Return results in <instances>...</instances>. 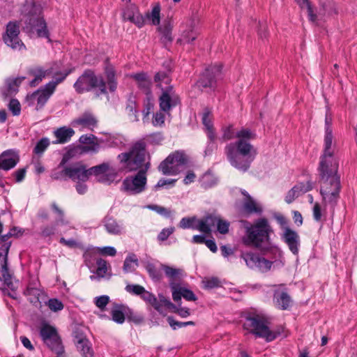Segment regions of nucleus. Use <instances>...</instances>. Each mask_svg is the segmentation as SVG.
Instances as JSON below:
<instances>
[{"label": "nucleus", "mask_w": 357, "mask_h": 357, "mask_svg": "<svg viewBox=\"0 0 357 357\" xmlns=\"http://www.w3.org/2000/svg\"><path fill=\"white\" fill-rule=\"evenodd\" d=\"M146 176L138 172L134 176L126 177L122 183V190L129 195H137L146 188Z\"/></svg>", "instance_id": "nucleus-14"}, {"label": "nucleus", "mask_w": 357, "mask_h": 357, "mask_svg": "<svg viewBox=\"0 0 357 357\" xmlns=\"http://www.w3.org/2000/svg\"><path fill=\"white\" fill-rule=\"evenodd\" d=\"M243 207V211L248 214L262 213V208L257 205L255 201L249 194H247V197L245 198Z\"/></svg>", "instance_id": "nucleus-34"}, {"label": "nucleus", "mask_w": 357, "mask_h": 357, "mask_svg": "<svg viewBox=\"0 0 357 357\" xmlns=\"http://www.w3.org/2000/svg\"><path fill=\"white\" fill-rule=\"evenodd\" d=\"M145 268L153 281L158 282L162 279V272L154 264L148 262L145 266Z\"/></svg>", "instance_id": "nucleus-45"}, {"label": "nucleus", "mask_w": 357, "mask_h": 357, "mask_svg": "<svg viewBox=\"0 0 357 357\" xmlns=\"http://www.w3.org/2000/svg\"><path fill=\"white\" fill-rule=\"evenodd\" d=\"M338 160H320L318 167L320 194L326 204L335 208L340 198V176L338 174Z\"/></svg>", "instance_id": "nucleus-3"}, {"label": "nucleus", "mask_w": 357, "mask_h": 357, "mask_svg": "<svg viewBox=\"0 0 357 357\" xmlns=\"http://www.w3.org/2000/svg\"><path fill=\"white\" fill-rule=\"evenodd\" d=\"M144 108L142 110L143 114L145 117L148 116L151 112L153 109L154 104L153 102V96H146L144 101Z\"/></svg>", "instance_id": "nucleus-62"}, {"label": "nucleus", "mask_w": 357, "mask_h": 357, "mask_svg": "<svg viewBox=\"0 0 357 357\" xmlns=\"http://www.w3.org/2000/svg\"><path fill=\"white\" fill-rule=\"evenodd\" d=\"M96 140H97V137L92 134H91L89 135H83L80 136V137L79 139V142L81 144H88V145H84L85 146H89V147L93 146L95 149L89 150V151H93V152H97L100 148V145L96 142Z\"/></svg>", "instance_id": "nucleus-41"}, {"label": "nucleus", "mask_w": 357, "mask_h": 357, "mask_svg": "<svg viewBox=\"0 0 357 357\" xmlns=\"http://www.w3.org/2000/svg\"><path fill=\"white\" fill-rule=\"evenodd\" d=\"M146 142L140 139L132 144L129 151L120 153L118 159L121 163L126 164L129 172H135L142 167L146 160Z\"/></svg>", "instance_id": "nucleus-7"}, {"label": "nucleus", "mask_w": 357, "mask_h": 357, "mask_svg": "<svg viewBox=\"0 0 357 357\" xmlns=\"http://www.w3.org/2000/svg\"><path fill=\"white\" fill-rule=\"evenodd\" d=\"M161 268L165 271L167 277L169 278L172 280H175L176 278L182 275L183 270L171 267L168 265L160 264Z\"/></svg>", "instance_id": "nucleus-47"}, {"label": "nucleus", "mask_w": 357, "mask_h": 357, "mask_svg": "<svg viewBox=\"0 0 357 357\" xmlns=\"http://www.w3.org/2000/svg\"><path fill=\"white\" fill-rule=\"evenodd\" d=\"M50 71L44 70L43 68L40 67L29 69L28 74L34 76V78L30 81L29 86L31 87L36 86L47 75L50 74Z\"/></svg>", "instance_id": "nucleus-31"}, {"label": "nucleus", "mask_w": 357, "mask_h": 357, "mask_svg": "<svg viewBox=\"0 0 357 357\" xmlns=\"http://www.w3.org/2000/svg\"><path fill=\"white\" fill-rule=\"evenodd\" d=\"M178 227L182 229H193L199 230V220L196 216L183 218L179 224Z\"/></svg>", "instance_id": "nucleus-43"}, {"label": "nucleus", "mask_w": 357, "mask_h": 357, "mask_svg": "<svg viewBox=\"0 0 357 357\" xmlns=\"http://www.w3.org/2000/svg\"><path fill=\"white\" fill-rule=\"evenodd\" d=\"M20 161L18 151L8 149L0 154V170L8 171L14 168Z\"/></svg>", "instance_id": "nucleus-18"}, {"label": "nucleus", "mask_w": 357, "mask_h": 357, "mask_svg": "<svg viewBox=\"0 0 357 357\" xmlns=\"http://www.w3.org/2000/svg\"><path fill=\"white\" fill-rule=\"evenodd\" d=\"M189 163V158L183 150H178L170 153L159 166L158 170L164 175H176L180 172V167H185Z\"/></svg>", "instance_id": "nucleus-9"}, {"label": "nucleus", "mask_w": 357, "mask_h": 357, "mask_svg": "<svg viewBox=\"0 0 357 357\" xmlns=\"http://www.w3.org/2000/svg\"><path fill=\"white\" fill-rule=\"evenodd\" d=\"M260 256V253L257 254L252 252H242L241 254V257L243 259L246 265L250 268H255L257 267Z\"/></svg>", "instance_id": "nucleus-39"}, {"label": "nucleus", "mask_w": 357, "mask_h": 357, "mask_svg": "<svg viewBox=\"0 0 357 357\" xmlns=\"http://www.w3.org/2000/svg\"><path fill=\"white\" fill-rule=\"evenodd\" d=\"M82 250L84 251L83 259L85 265L89 268H91L100 258L98 257L100 253L98 248L88 247L87 248H84V250Z\"/></svg>", "instance_id": "nucleus-28"}, {"label": "nucleus", "mask_w": 357, "mask_h": 357, "mask_svg": "<svg viewBox=\"0 0 357 357\" xmlns=\"http://www.w3.org/2000/svg\"><path fill=\"white\" fill-rule=\"evenodd\" d=\"M75 70V67L65 70L63 72H56L54 75V80L52 82L56 86L63 82L66 78Z\"/></svg>", "instance_id": "nucleus-53"}, {"label": "nucleus", "mask_w": 357, "mask_h": 357, "mask_svg": "<svg viewBox=\"0 0 357 357\" xmlns=\"http://www.w3.org/2000/svg\"><path fill=\"white\" fill-rule=\"evenodd\" d=\"M107 65L104 73L107 81L100 74L96 75L94 70L88 68L83 71L73 84V88L77 94L96 91V95L107 94V84L111 93L114 92L117 88L116 71L112 65L106 60Z\"/></svg>", "instance_id": "nucleus-2"}, {"label": "nucleus", "mask_w": 357, "mask_h": 357, "mask_svg": "<svg viewBox=\"0 0 357 357\" xmlns=\"http://www.w3.org/2000/svg\"><path fill=\"white\" fill-rule=\"evenodd\" d=\"M76 347L82 357H93L94 355L92 344L86 336H75Z\"/></svg>", "instance_id": "nucleus-25"}, {"label": "nucleus", "mask_w": 357, "mask_h": 357, "mask_svg": "<svg viewBox=\"0 0 357 357\" xmlns=\"http://www.w3.org/2000/svg\"><path fill=\"white\" fill-rule=\"evenodd\" d=\"M75 123L84 127L91 128L96 126L98 121L91 113L84 112L80 117L75 120Z\"/></svg>", "instance_id": "nucleus-35"}, {"label": "nucleus", "mask_w": 357, "mask_h": 357, "mask_svg": "<svg viewBox=\"0 0 357 357\" xmlns=\"http://www.w3.org/2000/svg\"><path fill=\"white\" fill-rule=\"evenodd\" d=\"M267 23L265 21L261 22L259 21L257 24V34L259 38L264 40L265 39H267L268 37V32L267 30Z\"/></svg>", "instance_id": "nucleus-58"}, {"label": "nucleus", "mask_w": 357, "mask_h": 357, "mask_svg": "<svg viewBox=\"0 0 357 357\" xmlns=\"http://www.w3.org/2000/svg\"><path fill=\"white\" fill-rule=\"evenodd\" d=\"M160 6L159 3L155 4L151 13L147 12L144 17L139 12V10L137 12V14H135V16L133 17V20H131L130 22L133 23L138 28H142L144 26L146 18L147 20H151V24L155 26H158L160 23Z\"/></svg>", "instance_id": "nucleus-16"}, {"label": "nucleus", "mask_w": 357, "mask_h": 357, "mask_svg": "<svg viewBox=\"0 0 357 357\" xmlns=\"http://www.w3.org/2000/svg\"><path fill=\"white\" fill-rule=\"evenodd\" d=\"M66 152L63 154L62 159L60 162V166H64L72 158L82 155L85 153L89 152V150H94L95 149L91 146H85L82 144L70 145L66 147Z\"/></svg>", "instance_id": "nucleus-21"}, {"label": "nucleus", "mask_w": 357, "mask_h": 357, "mask_svg": "<svg viewBox=\"0 0 357 357\" xmlns=\"http://www.w3.org/2000/svg\"><path fill=\"white\" fill-rule=\"evenodd\" d=\"M7 89L2 92L1 95L3 99H7L13 92L18 91V87L20 82L15 79H8L6 81Z\"/></svg>", "instance_id": "nucleus-42"}, {"label": "nucleus", "mask_w": 357, "mask_h": 357, "mask_svg": "<svg viewBox=\"0 0 357 357\" xmlns=\"http://www.w3.org/2000/svg\"><path fill=\"white\" fill-rule=\"evenodd\" d=\"M49 308L53 312H57L63 309V303L58 298H50L47 302Z\"/></svg>", "instance_id": "nucleus-63"}, {"label": "nucleus", "mask_w": 357, "mask_h": 357, "mask_svg": "<svg viewBox=\"0 0 357 357\" xmlns=\"http://www.w3.org/2000/svg\"><path fill=\"white\" fill-rule=\"evenodd\" d=\"M205 289H211L221 286V282L218 278L211 277L203 281Z\"/></svg>", "instance_id": "nucleus-61"}, {"label": "nucleus", "mask_w": 357, "mask_h": 357, "mask_svg": "<svg viewBox=\"0 0 357 357\" xmlns=\"http://www.w3.org/2000/svg\"><path fill=\"white\" fill-rule=\"evenodd\" d=\"M162 94L159 98V105L161 111L167 112L173 107L181 105V98L174 91L172 85H169L165 89L162 88Z\"/></svg>", "instance_id": "nucleus-15"}, {"label": "nucleus", "mask_w": 357, "mask_h": 357, "mask_svg": "<svg viewBox=\"0 0 357 357\" xmlns=\"http://www.w3.org/2000/svg\"><path fill=\"white\" fill-rule=\"evenodd\" d=\"M73 335H88L91 333L89 328L83 324L73 323L72 325Z\"/></svg>", "instance_id": "nucleus-55"}, {"label": "nucleus", "mask_w": 357, "mask_h": 357, "mask_svg": "<svg viewBox=\"0 0 357 357\" xmlns=\"http://www.w3.org/2000/svg\"><path fill=\"white\" fill-rule=\"evenodd\" d=\"M256 134L249 128H242L236 132L238 139L226 145L225 152L231 166L246 172L254 161L257 149L249 141L256 138Z\"/></svg>", "instance_id": "nucleus-1"}, {"label": "nucleus", "mask_w": 357, "mask_h": 357, "mask_svg": "<svg viewBox=\"0 0 357 357\" xmlns=\"http://www.w3.org/2000/svg\"><path fill=\"white\" fill-rule=\"evenodd\" d=\"M75 131L73 128L63 126L54 131L56 139L52 142L54 144H65L70 141L74 135Z\"/></svg>", "instance_id": "nucleus-26"}, {"label": "nucleus", "mask_w": 357, "mask_h": 357, "mask_svg": "<svg viewBox=\"0 0 357 357\" xmlns=\"http://www.w3.org/2000/svg\"><path fill=\"white\" fill-rule=\"evenodd\" d=\"M126 110L128 111L130 116L134 115L135 117H137L138 110L137 109V103L134 96H132V93L130 94V96L128 99Z\"/></svg>", "instance_id": "nucleus-57"}, {"label": "nucleus", "mask_w": 357, "mask_h": 357, "mask_svg": "<svg viewBox=\"0 0 357 357\" xmlns=\"http://www.w3.org/2000/svg\"><path fill=\"white\" fill-rule=\"evenodd\" d=\"M59 242L61 244H63L66 246H68V248H78L81 250H84V245L82 243L77 242L73 238L66 240L65 238L61 237L59 240Z\"/></svg>", "instance_id": "nucleus-60"}, {"label": "nucleus", "mask_w": 357, "mask_h": 357, "mask_svg": "<svg viewBox=\"0 0 357 357\" xmlns=\"http://www.w3.org/2000/svg\"><path fill=\"white\" fill-rule=\"evenodd\" d=\"M245 234L242 243L246 247L258 250L261 255H266L273 250L271 243V233L273 231L266 218H258L253 224L245 220Z\"/></svg>", "instance_id": "nucleus-4"}, {"label": "nucleus", "mask_w": 357, "mask_h": 357, "mask_svg": "<svg viewBox=\"0 0 357 357\" xmlns=\"http://www.w3.org/2000/svg\"><path fill=\"white\" fill-rule=\"evenodd\" d=\"M221 130L222 132V135L220 137V139L223 142L229 141L236 137V132H234V126L232 124H229L227 126H223Z\"/></svg>", "instance_id": "nucleus-50"}, {"label": "nucleus", "mask_w": 357, "mask_h": 357, "mask_svg": "<svg viewBox=\"0 0 357 357\" xmlns=\"http://www.w3.org/2000/svg\"><path fill=\"white\" fill-rule=\"evenodd\" d=\"M127 307L123 304H115L111 311L112 319L117 324H123L126 319Z\"/></svg>", "instance_id": "nucleus-32"}, {"label": "nucleus", "mask_w": 357, "mask_h": 357, "mask_svg": "<svg viewBox=\"0 0 357 357\" xmlns=\"http://www.w3.org/2000/svg\"><path fill=\"white\" fill-rule=\"evenodd\" d=\"M103 222L104 226L109 234L113 235H119L121 234V226L112 217L106 216Z\"/></svg>", "instance_id": "nucleus-33"}, {"label": "nucleus", "mask_w": 357, "mask_h": 357, "mask_svg": "<svg viewBox=\"0 0 357 357\" xmlns=\"http://www.w3.org/2000/svg\"><path fill=\"white\" fill-rule=\"evenodd\" d=\"M59 225H56V222L51 225H46L40 229V236L43 238L50 237L55 234L56 231V227Z\"/></svg>", "instance_id": "nucleus-56"}, {"label": "nucleus", "mask_w": 357, "mask_h": 357, "mask_svg": "<svg viewBox=\"0 0 357 357\" xmlns=\"http://www.w3.org/2000/svg\"><path fill=\"white\" fill-rule=\"evenodd\" d=\"M89 174V176L93 175L98 177V182L107 184L113 183L118 176L116 170L111 167L109 162H102L90 167Z\"/></svg>", "instance_id": "nucleus-12"}, {"label": "nucleus", "mask_w": 357, "mask_h": 357, "mask_svg": "<svg viewBox=\"0 0 357 357\" xmlns=\"http://www.w3.org/2000/svg\"><path fill=\"white\" fill-rule=\"evenodd\" d=\"M98 266L96 273L100 278H103L107 271V262L102 259L99 258L96 263Z\"/></svg>", "instance_id": "nucleus-59"}, {"label": "nucleus", "mask_w": 357, "mask_h": 357, "mask_svg": "<svg viewBox=\"0 0 357 357\" xmlns=\"http://www.w3.org/2000/svg\"><path fill=\"white\" fill-rule=\"evenodd\" d=\"M328 111L329 107H327V112L325 116L324 149L323 154L320 157V160H338L334 155V151L331 150L333 135L331 128L332 117Z\"/></svg>", "instance_id": "nucleus-13"}, {"label": "nucleus", "mask_w": 357, "mask_h": 357, "mask_svg": "<svg viewBox=\"0 0 357 357\" xmlns=\"http://www.w3.org/2000/svg\"><path fill=\"white\" fill-rule=\"evenodd\" d=\"M172 29V19L165 20L163 24L158 27V31L161 33L160 41L165 47H167L168 45H171L173 41Z\"/></svg>", "instance_id": "nucleus-23"}, {"label": "nucleus", "mask_w": 357, "mask_h": 357, "mask_svg": "<svg viewBox=\"0 0 357 357\" xmlns=\"http://www.w3.org/2000/svg\"><path fill=\"white\" fill-rule=\"evenodd\" d=\"M68 178L73 181L86 182L89 178V169L84 165L80 164L77 167H69Z\"/></svg>", "instance_id": "nucleus-24"}, {"label": "nucleus", "mask_w": 357, "mask_h": 357, "mask_svg": "<svg viewBox=\"0 0 357 357\" xmlns=\"http://www.w3.org/2000/svg\"><path fill=\"white\" fill-rule=\"evenodd\" d=\"M43 342L56 354L64 353L60 336H42Z\"/></svg>", "instance_id": "nucleus-27"}, {"label": "nucleus", "mask_w": 357, "mask_h": 357, "mask_svg": "<svg viewBox=\"0 0 357 357\" xmlns=\"http://www.w3.org/2000/svg\"><path fill=\"white\" fill-rule=\"evenodd\" d=\"M50 143V140L47 137L41 138L37 142L33 149V153L38 156H40L49 146Z\"/></svg>", "instance_id": "nucleus-48"}, {"label": "nucleus", "mask_w": 357, "mask_h": 357, "mask_svg": "<svg viewBox=\"0 0 357 357\" xmlns=\"http://www.w3.org/2000/svg\"><path fill=\"white\" fill-rule=\"evenodd\" d=\"M56 85L52 82V81L48 82L45 85L40 87L38 89H37L36 91L32 93L31 94H28L26 96L27 100H33L36 98V95L39 92H43V93H45L49 97L52 96V94L54 92L56 89Z\"/></svg>", "instance_id": "nucleus-37"}, {"label": "nucleus", "mask_w": 357, "mask_h": 357, "mask_svg": "<svg viewBox=\"0 0 357 357\" xmlns=\"http://www.w3.org/2000/svg\"><path fill=\"white\" fill-rule=\"evenodd\" d=\"M302 193V186L299 183L294 185L289 190L285 197V202L287 204L292 203L296 198L298 197Z\"/></svg>", "instance_id": "nucleus-46"}, {"label": "nucleus", "mask_w": 357, "mask_h": 357, "mask_svg": "<svg viewBox=\"0 0 357 357\" xmlns=\"http://www.w3.org/2000/svg\"><path fill=\"white\" fill-rule=\"evenodd\" d=\"M219 218L213 214H207L203 219L199 220V231L204 233L211 232V227L217 225Z\"/></svg>", "instance_id": "nucleus-30"}, {"label": "nucleus", "mask_w": 357, "mask_h": 357, "mask_svg": "<svg viewBox=\"0 0 357 357\" xmlns=\"http://www.w3.org/2000/svg\"><path fill=\"white\" fill-rule=\"evenodd\" d=\"M137 82V87L146 96H152V81L148 73L144 71L130 75Z\"/></svg>", "instance_id": "nucleus-20"}, {"label": "nucleus", "mask_w": 357, "mask_h": 357, "mask_svg": "<svg viewBox=\"0 0 357 357\" xmlns=\"http://www.w3.org/2000/svg\"><path fill=\"white\" fill-rule=\"evenodd\" d=\"M125 289L130 294L140 296L145 288L139 284H128Z\"/></svg>", "instance_id": "nucleus-64"}, {"label": "nucleus", "mask_w": 357, "mask_h": 357, "mask_svg": "<svg viewBox=\"0 0 357 357\" xmlns=\"http://www.w3.org/2000/svg\"><path fill=\"white\" fill-rule=\"evenodd\" d=\"M20 33V22L10 21L6 26V31L2 35V39L10 48L20 50L25 48V45L19 37Z\"/></svg>", "instance_id": "nucleus-11"}, {"label": "nucleus", "mask_w": 357, "mask_h": 357, "mask_svg": "<svg viewBox=\"0 0 357 357\" xmlns=\"http://www.w3.org/2000/svg\"><path fill=\"white\" fill-rule=\"evenodd\" d=\"M22 31L29 36L36 34L38 38H47L52 42L50 33L43 13V8L40 4L33 2L25 15Z\"/></svg>", "instance_id": "nucleus-5"}, {"label": "nucleus", "mask_w": 357, "mask_h": 357, "mask_svg": "<svg viewBox=\"0 0 357 357\" xmlns=\"http://www.w3.org/2000/svg\"><path fill=\"white\" fill-rule=\"evenodd\" d=\"M243 328L250 335H271V319L255 309L245 310L241 313Z\"/></svg>", "instance_id": "nucleus-6"}, {"label": "nucleus", "mask_w": 357, "mask_h": 357, "mask_svg": "<svg viewBox=\"0 0 357 357\" xmlns=\"http://www.w3.org/2000/svg\"><path fill=\"white\" fill-rule=\"evenodd\" d=\"M222 64L210 65L200 74L195 86L200 90L210 89L215 91L217 86V77L221 74Z\"/></svg>", "instance_id": "nucleus-10"}, {"label": "nucleus", "mask_w": 357, "mask_h": 357, "mask_svg": "<svg viewBox=\"0 0 357 357\" xmlns=\"http://www.w3.org/2000/svg\"><path fill=\"white\" fill-rule=\"evenodd\" d=\"M170 287L172 291V298L179 306L181 305V297L187 301H196L198 299L191 289L181 287L178 283L170 282Z\"/></svg>", "instance_id": "nucleus-17"}, {"label": "nucleus", "mask_w": 357, "mask_h": 357, "mask_svg": "<svg viewBox=\"0 0 357 357\" xmlns=\"http://www.w3.org/2000/svg\"><path fill=\"white\" fill-rule=\"evenodd\" d=\"M301 9L307 8L309 21L316 22L317 21V13L310 0H295Z\"/></svg>", "instance_id": "nucleus-36"}, {"label": "nucleus", "mask_w": 357, "mask_h": 357, "mask_svg": "<svg viewBox=\"0 0 357 357\" xmlns=\"http://www.w3.org/2000/svg\"><path fill=\"white\" fill-rule=\"evenodd\" d=\"M24 294L27 296H30L29 301L31 303L36 305L37 303L40 304V296L41 294V291L35 287L32 286V284L29 283L27 287L24 291Z\"/></svg>", "instance_id": "nucleus-38"}, {"label": "nucleus", "mask_w": 357, "mask_h": 357, "mask_svg": "<svg viewBox=\"0 0 357 357\" xmlns=\"http://www.w3.org/2000/svg\"><path fill=\"white\" fill-rule=\"evenodd\" d=\"M12 242L8 241V238L5 234L0 235V289H5L6 287L11 288L13 285L12 281V275L9 272L8 268V252Z\"/></svg>", "instance_id": "nucleus-8"}, {"label": "nucleus", "mask_w": 357, "mask_h": 357, "mask_svg": "<svg viewBox=\"0 0 357 357\" xmlns=\"http://www.w3.org/2000/svg\"><path fill=\"white\" fill-rule=\"evenodd\" d=\"M282 240L288 245L289 250L295 255L298 254L300 237L298 233L289 227L284 228Z\"/></svg>", "instance_id": "nucleus-19"}, {"label": "nucleus", "mask_w": 357, "mask_h": 357, "mask_svg": "<svg viewBox=\"0 0 357 357\" xmlns=\"http://www.w3.org/2000/svg\"><path fill=\"white\" fill-rule=\"evenodd\" d=\"M138 10V7L135 4L128 6L123 13L124 20H128L130 22L133 20V17L135 16V14H137Z\"/></svg>", "instance_id": "nucleus-51"}, {"label": "nucleus", "mask_w": 357, "mask_h": 357, "mask_svg": "<svg viewBox=\"0 0 357 357\" xmlns=\"http://www.w3.org/2000/svg\"><path fill=\"white\" fill-rule=\"evenodd\" d=\"M39 335H58L56 328L43 319L40 322Z\"/></svg>", "instance_id": "nucleus-49"}, {"label": "nucleus", "mask_w": 357, "mask_h": 357, "mask_svg": "<svg viewBox=\"0 0 357 357\" xmlns=\"http://www.w3.org/2000/svg\"><path fill=\"white\" fill-rule=\"evenodd\" d=\"M273 300L275 305L280 310H288L292 303L291 296L289 295L287 289H275L273 291Z\"/></svg>", "instance_id": "nucleus-22"}, {"label": "nucleus", "mask_w": 357, "mask_h": 357, "mask_svg": "<svg viewBox=\"0 0 357 357\" xmlns=\"http://www.w3.org/2000/svg\"><path fill=\"white\" fill-rule=\"evenodd\" d=\"M68 169L69 167H66V165L60 166L59 163V165L52 171L50 177L53 180L66 181L68 178Z\"/></svg>", "instance_id": "nucleus-40"}, {"label": "nucleus", "mask_w": 357, "mask_h": 357, "mask_svg": "<svg viewBox=\"0 0 357 357\" xmlns=\"http://www.w3.org/2000/svg\"><path fill=\"white\" fill-rule=\"evenodd\" d=\"M263 256L261 255L256 268H259L262 273H266L271 270L273 261L266 259Z\"/></svg>", "instance_id": "nucleus-52"}, {"label": "nucleus", "mask_w": 357, "mask_h": 357, "mask_svg": "<svg viewBox=\"0 0 357 357\" xmlns=\"http://www.w3.org/2000/svg\"><path fill=\"white\" fill-rule=\"evenodd\" d=\"M126 318L128 321L133 322L135 324H140L144 321V317L141 314L134 312L131 309L127 307L126 311Z\"/></svg>", "instance_id": "nucleus-54"}, {"label": "nucleus", "mask_w": 357, "mask_h": 357, "mask_svg": "<svg viewBox=\"0 0 357 357\" xmlns=\"http://www.w3.org/2000/svg\"><path fill=\"white\" fill-rule=\"evenodd\" d=\"M170 70H160L154 76V82L156 83L158 87H161V82H164L166 84H169L171 82L170 78Z\"/></svg>", "instance_id": "nucleus-44"}, {"label": "nucleus", "mask_w": 357, "mask_h": 357, "mask_svg": "<svg viewBox=\"0 0 357 357\" xmlns=\"http://www.w3.org/2000/svg\"><path fill=\"white\" fill-rule=\"evenodd\" d=\"M210 111L206 109L202 116V123L206 128V135L209 140V143L213 144L215 141L216 136L211 119L209 118Z\"/></svg>", "instance_id": "nucleus-29"}]
</instances>
